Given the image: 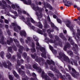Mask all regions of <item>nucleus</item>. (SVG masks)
Returning a JSON list of instances; mask_svg holds the SVG:
<instances>
[{"mask_svg":"<svg viewBox=\"0 0 80 80\" xmlns=\"http://www.w3.org/2000/svg\"><path fill=\"white\" fill-rule=\"evenodd\" d=\"M59 56H57V57H59V58H64V60L67 62L68 63H71V65H73V62H74V64L76 66H77V61H76L75 62L74 61L73 59L72 58H71L70 60V59L67 56H66L65 54H63V53L60 52L59 53Z\"/></svg>","mask_w":80,"mask_h":80,"instance_id":"f257e3e1","label":"nucleus"},{"mask_svg":"<svg viewBox=\"0 0 80 80\" xmlns=\"http://www.w3.org/2000/svg\"><path fill=\"white\" fill-rule=\"evenodd\" d=\"M21 19L23 20V22H25L26 23V22H27V20H28V21H29L30 20H31V21L32 23H34L35 24V25H36L38 27H39V28H42V27H43V26H42V23H41V22H38V23L37 22H35L34 20L32 19V18H27V20L25 19V18H24V16H21Z\"/></svg>","mask_w":80,"mask_h":80,"instance_id":"f03ea898","label":"nucleus"},{"mask_svg":"<svg viewBox=\"0 0 80 80\" xmlns=\"http://www.w3.org/2000/svg\"><path fill=\"white\" fill-rule=\"evenodd\" d=\"M36 45L37 46L36 49L37 50H38L40 49V51L43 52V53L41 54V56L45 58H46L47 56H46V52H45V48H42V47L40 46L39 43L38 42H36Z\"/></svg>","mask_w":80,"mask_h":80,"instance_id":"7ed1b4c3","label":"nucleus"},{"mask_svg":"<svg viewBox=\"0 0 80 80\" xmlns=\"http://www.w3.org/2000/svg\"><path fill=\"white\" fill-rule=\"evenodd\" d=\"M31 7L35 11H37L38 12H36V14L37 16H38L39 18H41L42 17V12L40 11H42L41 8H39L38 6L36 7L34 4H32L31 5Z\"/></svg>","mask_w":80,"mask_h":80,"instance_id":"20e7f679","label":"nucleus"},{"mask_svg":"<svg viewBox=\"0 0 80 80\" xmlns=\"http://www.w3.org/2000/svg\"><path fill=\"white\" fill-rule=\"evenodd\" d=\"M67 23H66V25L67 27H68L70 28L71 30L72 31V34L73 35V37L75 38V31L74 30L73 28V25L71 23V22L69 20H68L67 21Z\"/></svg>","mask_w":80,"mask_h":80,"instance_id":"39448f33","label":"nucleus"},{"mask_svg":"<svg viewBox=\"0 0 80 80\" xmlns=\"http://www.w3.org/2000/svg\"><path fill=\"white\" fill-rule=\"evenodd\" d=\"M14 42L16 43V46H17L18 47H19V49H18L19 53H17V55L18 58L20 59V45L19 42H18V41L17 39H14Z\"/></svg>","mask_w":80,"mask_h":80,"instance_id":"423d86ee","label":"nucleus"},{"mask_svg":"<svg viewBox=\"0 0 80 80\" xmlns=\"http://www.w3.org/2000/svg\"><path fill=\"white\" fill-rule=\"evenodd\" d=\"M11 25L12 27H14L13 28V29L15 32H19V30H20V27L17 24V22H12L11 23Z\"/></svg>","mask_w":80,"mask_h":80,"instance_id":"0eeeda50","label":"nucleus"},{"mask_svg":"<svg viewBox=\"0 0 80 80\" xmlns=\"http://www.w3.org/2000/svg\"><path fill=\"white\" fill-rule=\"evenodd\" d=\"M68 40L73 45V48H72V49L73 50H74V51H77V49L78 48V46H77V45L72 40V38H71V37H70L68 36Z\"/></svg>","mask_w":80,"mask_h":80,"instance_id":"6e6552de","label":"nucleus"},{"mask_svg":"<svg viewBox=\"0 0 80 80\" xmlns=\"http://www.w3.org/2000/svg\"><path fill=\"white\" fill-rule=\"evenodd\" d=\"M7 63L8 64V66H7V63L5 62H3L2 63V64L5 68H8L9 70H12V67H11V66H12V63H11L9 61H7Z\"/></svg>","mask_w":80,"mask_h":80,"instance_id":"1a4fd4ad","label":"nucleus"},{"mask_svg":"<svg viewBox=\"0 0 80 80\" xmlns=\"http://www.w3.org/2000/svg\"><path fill=\"white\" fill-rule=\"evenodd\" d=\"M72 72L76 74H74L73 72H70L71 74L72 75L73 77H74V78H77V76H78V75H79V73L76 72V70H75V69L73 68H72Z\"/></svg>","mask_w":80,"mask_h":80,"instance_id":"9d476101","label":"nucleus"},{"mask_svg":"<svg viewBox=\"0 0 80 80\" xmlns=\"http://www.w3.org/2000/svg\"><path fill=\"white\" fill-rule=\"evenodd\" d=\"M31 56L32 58H35V57H36V58L35 60L36 62H40V60H42V61H44V60L43 59V58L38 57L37 56V54H35L34 55H31Z\"/></svg>","mask_w":80,"mask_h":80,"instance_id":"9b49d317","label":"nucleus"},{"mask_svg":"<svg viewBox=\"0 0 80 80\" xmlns=\"http://www.w3.org/2000/svg\"><path fill=\"white\" fill-rule=\"evenodd\" d=\"M26 23L27 25L29 26V27H31L32 30L36 31L37 32V31H38L39 29H38V28H35V27L34 26H32V25H31V23L30 22V20L28 21V20H27V22H26Z\"/></svg>","mask_w":80,"mask_h":80,"instance_id":"f8f14e48","label":"nucleus"},{"mask_svg":"<svg viewBox=\"0 0 80 80\" xmlns=\"http://www.w3.org/2000/svg\"><path fill=\"white\" fill-rule=\"evenodd\" d=\"M42 78H44L46 80H51L50 78L48 77L47 75H45V72H44L43 71H42Z\"/></svg>","mask_w":80,"mask_h":80,"instance_id":"ddd939ff","label":"nucleus"},{"mask_svg":"<svg viewBox=\"0 0 80 80\" xmlns=\"http://www.w3.org/2000/svg\"><path fill=\"white\" fill-rule=\"evenodd\" d=\"M21 73L22 74V76H24L22 78V80H27L28 79V77L25 75V72L21 70Z\"/></svg>","mask_w":80,"mask_h":80,"instance_id":"4468645a","label":"nucleus"},{"mask_svg":"<svg viewBox=\"0 0 80 80\" xmlns=\"http://www.w3.org/2000/svg\"><path fill=\"white\" fill-rule=\"evenodd\" d=\"M20 35L22 37L24 36V37H27V33L24 30L21 31Z\"/></svg>","mask_w":80,"mask_h":80,"instance_id":"2eb2a0df","label":"nucleus"},{"mask_svg":"<svg viewBox=\"0 0 80 80\" xmlns=\"http://www.w3.org/2000/svg\"><path fill=\"white\" fill-rule=\"evenodd\" d=\"M21 1H22L25 4H26V5H30L31 3H32V1L30 0H28V2H27V1L26 0H20Z\"/></svg>","mask_w":80,"mask_h":80,"instance_id":"dca6fc26","label":"nucleus"},{"mask_svg":"<svg viewBox=\"0 0 80 80\" xmlns=\"http://www.w3.org/2000/svg\"><path fill=\"white\" fill-rule=\"evenodd\" d=\"M49 47L53 53L54 54H57V51L53 49V48L52 46H51L50 45H49Z\"/></svg>","mask_w":80,"mask_h":80,"instance_id":"f3484780","label":"nucleus"},{"mask_svg":"<svg viewBox=\"0 0 80 80\" xmlns=\"http://www.w3.org/2000/svg\"><path fill=\"white\" fill-rule=\"evenodd\" d=\"M70 47L71 46L70 44H69V43H67L66 44L65 46L63 49L64 50L66 51V50H67V48H70Z\"/></svg>","mask_w":80,"mask_h":80,"instance_id":"a211bd4d","label":"nucleus"},{"mask_svg":"<svg viewBox=\"0 0 80 80\" xmlns=\"http://www.w3.org/2000/svg\"><path fill=\"white\" fill-rule=\"evenodd\" d=\"M76 36L78 38H80V30L79 29H78L77 30V32L76 34Z\"/></svg>","mask_w":80,"mask_h":80,"instance_id":"6ab92c4d","label":"nucleus"},{"mask_svg":"<svg viewBox=\"0 0 80 80\" xmlns=\"http://www.w3.org/2000/svg\"><path fill=\"white\" fill-rule=\"evenodd\" d=\"M0 38L1 39H0V43L3 45L4 43H5V42H4V37H3V36H2L0 37Z\"/></svg>","mask_w":80,"mask_h":80,"instance_id":"aec40b11","label":"nucleus"},{"mask_svg":"<svg viewBox=\"0 0 80 80\" xmlns=\"http://www.w3.org/2000/svg\"><path fill=\"white\" fill-rule=\"evenodd\" d=\"M50 24L52 28L53 29L55 28L56 30H58V28L56 27V26H55V25L53 23V22H51Z\"/></svg>","mask_w":80,"mask_h":80,"instance_id":"412c9836","label":"nucleus"},{"mask_svg":"<svg viewBox=\"0 0 80 80\" xmlns=\"http://www.w3.org/2000/svg\"><path fill=\"white\" fill-rule=\"evenodd\" d=\"M30 41H31V38L29 37L27 38V40H26L25 41L26 43L28 44H30Z\"/></svg>","mask_w":80,"mask_h":80,"instance_id":"4be33fe9","label":"nucleus"},{"mask_svg":"<svg viewBox=\"0 0 80 80\" xmlns=\"http://www.w3.org/2000/svg\"><path fill=\"white\" fill-rule=\"evenodd\" d=\"M42 3H44V5L47 6V7L49 8L50 10H52V9H53V8L51 6V5H50L48 4H45V3L44 2H42Z\"/></svg>","mask_w":80,"mask_h":80,"instance_id":"5701e85b","label":"nucleus"},{"mask_svg":"<svg viewBox=\"0 0 80 80\" xmlns=\"http://www.w3.org/2000/svg\"><path fill=\"white\" fill-rule=\"evenodd\" d=\"M54 31L53 30H52L51 31L50 30V29H48V32L49 34V36L50 37V38H52V34H50V33H51V32H53Z\"/></svg>","mask_w":80,"mask_h":80,"instance_id":"b1692460","label":"nucleus"},{"mask_svg":"<svg viewBox=\"0 0 80 80\" xmlns=\"http://www.w3.org/2000/svg\"><path fill=\"white\" fill-rule=\"evenodd\" d=\"M43 32L42 30H38V31H37V32L38 33H40V34H41V35H43L44 33V32H46V30H45V29H43Z\"/></svg>","mask_w":80,"mask_h":80,"instance_id":"393cba45","label":"nucleus"},{"mask_svg":"<svg viewBox=\"0 0 80 80\" xmlns=\"http://www.w3.org/2000/svg\"><path fill=\"white\" fill-rule=\"evenodd\" d=\"M50 69L52 70V71H55V72H56V73H59V71H58V70L57 69V68H53L52 66H51L50 67Z\"/></svg>","mask_w":80,"mask_h":80,"instance_id":"a878e982","label":"nucleus"},{"mask_svg":"<svg viewBox=\"0 0 80 80\" xmlns=\"http://www.w3.org/2000/svg\"><path fill=\"white\" fill-rule=\"evenodd\" d=\"M13 39H12V38H10L9 39V40H7V43L8 45H10V43H12V42H13Z\"/></svg>","mask_w":80,"mask_h":80,"instance_id":"bb28decb","label":"nucleus"},{"mask_svg":"<svg viewBox=\"0 0 80 80\" xmlns=\"http://www.w3.org/2000/svg\"><path fill=\"white\" fill-rule=\"evenodd\" d=\"M32 48L31 49V51L32 52H35L36 51L35 48H34L35 47V43H32Z\"/></svg>","mask_w":80,"mask_h":80,"instance_id":"cd10ccee","label":"nucleus"},{"mask_svg":"<svg viewBox=\"0 0 80 80\" xmlns=\"http://www.w3.org/2000/svg\"><path fill=\"white\" fill-rule=\"evenodd\" d=\"M13 74L15 77L17 78H19V75L18 74H17V73L15 71H14L13 72Z\"/></svg>","mask_w":80,"mask_h":80,"instance_id":"c85d7f7f","label":"nucleus"},{"mask_svg":"<svg viewBox=\"0 0 80 80\" xmlns=\"http://www.w3.org/2000/svg\"><path fill=\"white\" fill-rule=\"evenodd\" d=\"M8 50L9 52H11V53H13V52L12 51V47H9L8 48Z\"/></svg>","mask_w":80,"mask_h":80,"instance_id":"c756f323","label":"nucleus"},{"mask_svg":"<svg viewBox=\"0 0 80 80\" xmlns=\"http://www.w3.org/2000/svg\"><path fill=\"white\" fill-rule=\"evenodd\" d=\"M48 75L50 77H53L54 80H56V78H54V75L53 74L51 73H48Z\"/></svg>","mask_w":80,"mask_h":80,"instance_id":"7c9ffc66","label":"nucleus"},{"mask_svg":"<svg viewBox=\"0 0 80 80\" xmlns=\"http://www.w3.org/2000/svg\"><path fill=\"white\" fill-rule=\"evenodd\" d=\"M33 38L34 40L36 42H38V38H37V37L35 36H33Z\"/></svg>","mask_w":80,"mask_h":80,"instance_id":"2f4dec72","label":"nucleus"},{"mask_svg":"<svg viewBox=\"0 0 80 80\" xmlns=\"http://www.w3.org/2000/svg\"><path fill=\"white\" fill-rule=\"evenodd\" d=\"M11 54L10 53H8L7 54L6 57L8 59H10V58H11Z\"/></svg>","mask_w":80,"mask_h":80,"instance_id":"473e14b6","label":"nucleus"},{"mask_svg":"<svg viewBox=\"0 0 80 80\" xmlns=\"http://www.w3.org/2000/svg\"><path fill=\"white\" fill-rule=\"evenodd\" d=\"M44 27L45 28H47L48 27V25L47 24V22H44Z\"/></svg>","mask_w":80,"mask_h":80,"instance_id":"72a5a7b5","label":"nucleus"},{"mask_svg":"<svg viewBox=\"0 0 80 80\" xmlns=\"http://www.w3.org/2000/svg\"><path fill=\"white\" fill-rule=\"evenodd\" d=\"M60 37L62 38V39H64V40H66V38L63 35V34L61 33L60 35Z\"/></svg>","mask_w":80,"mask_h":80,"instance_id":"f704fd0d","label":"nucleus"},{"mask_svg":"<svg viewBox=\"0 0 80 80\" xmlns=\"http://www.w3.org/2000/svg\"><path fill=\"white\" fill-rule=\"evenodd\" d=\"M37 71L38 73H41V72H42V69L40 67L38 68L37 69Z\"/></svg>","mask_w":80,"mask_h":80,"instance_id":"c9c22d12","label":"nucleus"},{"mask_svg":"<svg viewBox=\"0 0 80 80\" xmlns=\"http://www.w3.org/2000/svg\"><path fill=\"white\" fill-rule=\"evenodd\" d=\"M12 48L14 50V51H15L16 52L17 51V48L16 47V46L14 45L12 46Z\"/></svg>","mask_w":80,"mask_h":80,"instance_id":"e433bc0d","label":"nucleus"},{"mask_svg":"<svg viewBox=\"0 0 80 80\" xmlns=\"http://www.w3.org/2000/svg\"><path fill=\"white\" fill-rule=\"evenodd\" d=\"M1 6H2L3 9H5V8H6V7L8 8V6L7 5H6L2 4Z\"/></svg>","mask_w":80,"mask_h":80,"instance_id":"4c0bfd02","label":"nucleus"},{"mask_svg":"<svg viewBox=\"0 0 80 80\" xmlns=\"http://www.w3.org/2000/svg\"><path fill=\"white\" fill-rule=\"evenodd\" d=\"M3 55H4V52L2 51L0 53V56L2 58H3Z\"/></svg>","mask_w":80,"mask_h":80,"instance_id":"58836bf2","label":"nucleus"},{"mask_svg":"<svg viewBox=\"0 0 80 80\" xmlns=\"http://www.w3.org/2000/svg\"><path fill=\"white\" fill-rule=\"evenodd\" d=\"M22 13L24 14H26V15H28H28H29L28 14V13H27L26 12H25V11L21 10V13H22Z\"/></svg>","mask_w":80,"mask_h":80,"instance_id":"ea45409f","label":"nucleus"},{"mask_svg":"<svg viewBox=\"0 0 80 80\" xmlns=\"http://www.w3.org/2000/svg\"><path fill=\"white\" fill-rule=\"evenodd\" d=\"M11 60L12 61H13V60H14V61H15V56L13 55L12 56V57L11 58Z\"/></svg>","mask_w":80,"mask_h":80,"instance_id":"a19ab883","label":"nucleus"},{"mask_svg":"<svg viewBox=\"0 0 80 80\" xmlns=\"http://www.w3.org/2000/svg\"><path fill=\"white\" fill-rule=\"evenodd\" d=\"M68 54L71 57H72V55H73V52L71 51H69L68 52Z\"/></svg>","mask_w":80,"mask_h":80,"instance_id":"79ce46f5","label":"nucleus"},{"mask_svg":"<svg viewBox=\"0 0 80 80\" xmlns=\"http://www.w3.org/2000/svg\"><path fill=\"white\" fill-rule=\"evenodd\" d=\"M13 13H14L16 17H18V14L17 11H13Z\"/></svg>","mask_w":80,"mask_h":80,"instance_id":"37998d69","label":"nucleus"},{"mask_svg":"<svg viewBox=\"0 0 80 80\" xmlns=\"http://www.w3.org/2000/svg\"><path fill=\"white\" fill-rule=\"evenodd\" d=\"M57 22L59 23H62V21L60 19H59L58 18H57Z\"/></svg>","mask_w":80,"mask_h":80,"instance_id":"c03bdc74","label":"nucleus"},{"mask_svg":"<svg viewBox=\"0 0 80 80\" xmlns=\"http://www.w3.org/2000/svg\"><path fill=\"white\" fill-rule=\"evenodd\" d=\"M9 78L10 80H13V77L11 75H9Z\"/></svg>","mask_w":80,"mask_h":80,"instance_id":"a18cd8bd","label":"nucleus"},{"mask_svg":"<svg viewBox=\"0 0 80 80\" xmlns=\"http://www.w3.org/2000/svg\"><path fill=\"white\" fill-rule=\"evenodd\" d=\"M23 56L24 58H26L27 56V53H24L23 54Z\"/></svg>","mask_w":80,"mask_h":80,"instance_id":"49530a36","label":"nucleus"},{"mask_svg":"<svg viewBox=\"0 0 80 80\" xmlns=\"http://www.w3.org/2000/svg\"><path fill=\"white\" fill-rule=\"evenodd\" d=\"M17 63L18 66H20V60H18Z\"/></svg>","mask_w":80,"mask_h":80,"instance_id":"de8ad7c7","label":"nucleus"},{"mask_svg":"<svg viewBox=\"0 0 80 80\" xmlns=\"http://www.w3.org/2000/svg\"><path fill=\"white\" fill-rule=\"evenodd\" d=\"M26 66L27 69L30 68V67H31V66H30V64H29L28 66L27 65H26Z\"/></svg>","mask_w":80,"mask_h":80,"instance_id":"09e8293b","label":"nucleus"},{"mask_svg":"<svg viewBox=\"0 0 80 80\" xmlns=\"http://www.w3.org/2000/svg\"><path fill=\"white\" fill-rule=\"evenodd\" d=\"M33 67L35 69H36V68H38L37 66V65L36 64H34L33 66Z\"/></svg>","mask_w":80,"mask_h":80,"instance_id":"8fccbe9b","label":"nucleus"},{"mask_svg":"<svg viewBox=\"0 0 80 80\" xmlns=\"http://www.w3.org/2000/svg\"><path fill=\"white\" fill-rule=\"evenodd\" d=\"M4 22L5 23H6L7 24H8L9 23V22L8 20L5 19L4 20Z\"/></svg>","mask_w":80,"mask_h":80,"instance_id":"3c124183","label":"nucleus"},{"mask_svg":"<svg viewBox=\"0 0 80 80\" xmlns=\"http://www.w3.org/2000/svg\"><path fill=\"white\" fill-rule=\"evenodd\" d=\"M12 8H13V9H14L16 8V7H15V5L13 4H12Z\"/></svg>","mask_w":80,"mask_h":80,"instance_id":"603ef678","label":"nucleus"},{"mask_svg":"<svg viewBox=\"0 0 80 80\" xmlns=\"http://www.w3.org/2000/svg\"><path fill=\"white\" fill-rule=\"evenodd\" d=\"M7 33L9 36H10V35H11V33H10V31H8Z\"/></svg>","mask_w":80,"mask_h":80,"instance_id":"864d4df0","label":"nucleus"},{"mask_svg":"<svg viewBox=\"0 0 80 80\" xmlns=\"http://www.w3.org/2000/svg\"><path fill=\"white\" fill-rule=\"evenodd\" d=\"M3 34V32L2 31V29H0V37Z\"/></svg>","mask_w":80,"mask_h":80,"instance_id":"5fc2aeb1","label":"nucleus"},{"mask_svg":"<svg viewBox=\"0 0 80 80\" xmlns=\"http://www.w3.org/2000/svg\"><path fill=\"white\" fill-rule=\"evenodd\" d=\"M47 62L48 63V64H49V65H51V64H52V63H51V62H50V61H49V60H47Z\"/></svg>","mask_w":80,"mask_h":80,"instance_id":"6e6d98bb","label":"nucleus"},{"mask_svg":"<svg viewBox=\"0 0 80 80\" xmlns=\"http://www.w3.org/2000/svg\"><path fill=\"white\" fill-rule=\"evenodd\" d=\"M47 18L48 22H50V17L49 15L47 17Z\"/></svg>","mask_w":80,"mask_h":80,"instance_id":"4d7b16f0","label":"nucleus"},{"mask_svg":"<svg viewBox=\"0 0 80 80\" xmlns=\"http://www.w3.org/2000/svg\"><path fill=\"white\" fill-rule=\"evenodd\" d=\"M5 27L6 28V29H8V28H9L8 25L7 24H6L5 25Z\"/></svg>","mask_w":80,"mask_h":80,"instance_id":"13d9d810","label":"nucleus"},{"mask_svg":"<svg viewBox=\"0 0 80 80\" xmlns=\"http://www.w3.org/2000/svg\"><path fill=\"white\" fill-rule=\"evenodd\" d=\"M2 3H3L4 4H5V5H7V2H6L5 1H3V0L2 1Z\"/></svg>","mask_w":80,"mask_h":80,"instance_id":"bf43d9fd","label":"nucleus"},{"mask_svg":"<svg viewBox=\"0 0 80 80\" xmlns=\"http://www.w3.org/2000/svg\"><path fill=\"white\" fill-rule=\"evenodd\" d=\"M6 1L7 2V3L8 4H11V2L9 0H7Z\"/></svg>","mask_w":80,"mask_h":80,"instance_id":"052dcab7","label":"nucleus"},{"mask_svg":"<svg viewBox=\"0 0 80 80\" xmlns=\"http://www.w3.org/2000/svg\"><path fill=\"white\" fill-rule=\"evenodd\" d=\"M15 6H16V8L18 9H20V7H19V6H18L17 4H16L15 5Z\"/></svg>","mask_w":80,"mask_h":80,"instance_id":"680f3d73","label":"nucleus"},{"mask_svg":"<svg viewBox=\"0 0 80 80\" xmlns=\"http://www.w3.org/2000/svg\"><path fill=\"white\" fill-rule=\"evenodd\" d=\"M53 18H57V15L54 14V15H53Z\"/></svg>","mask_w":80,"mask_h":80,"instance_id":"e2e57ef3","label":"nucleus"},{"mask_svg":"<svg viewBox=\"0 0 80 80\" xmlns=\"http://www.w3.org/2000/svg\"><path fill=\"white\" fill-rule=\"evenodd\" d=\"M68 68L69 70H71V69H72V68H71V67H70V66L68 65Z\"/></svg>","mask_w":80,"mask_h":80,"instance_id":"0e129e2a","label":"nucleus"},{"mask_svg":"<svg viewBox=\"0 0 80 80\" xmlns=\"http://www.w3.org/2000/svg\"><path fill=\"white\" fill-rule=\"evenodd\" d=\"M32 76L33 77H36L37 75H36V74H35V73H32Z\"/></svg>","mask_w":80,"mask_h":80,"instance_id":"69168bd1","label":"nucleus"},{"mask_svg":"<svg viewBox=\"0 0 80 80\" xmlns=\"http://www.w3.org/2000/svg\"><path fill=\"white\" fill-rule=\"evenodd\" d=\"M50 42H51V43H55V41H53V40H50Z\"/></svg>","mask_w":80,"mask_h":80,"instance_id":"338daca9","label":"nucleus"},{"mask_svg":"<svg viewBox=\"0 0 80 80\" xmlns=\"http://www.w3.org/2000/svg\"><path fill=\"white\" fill-rule=\"evenodd\" d=\"M18 14H20V10H18Z\"/></svg>","mask_w":80,"mask_h":80,"instance_id":"774afa93","label":"nucleus"}]
</instances>
